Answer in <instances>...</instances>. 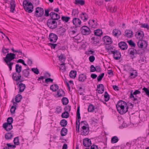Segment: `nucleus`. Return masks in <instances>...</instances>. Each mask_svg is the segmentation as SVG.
<instances>
[{"instance_id": "obj_1", "label": "nucleus", "mask_w": 149, "mask_h": 149, "mask_svg": "<svg viewBox=\"0 0 149 149\" xmlns=\"http://www.w3.org/2000/svg\"><path fill=\"white\" fill-rule=\"evenodd\" d=\"M127 105L126 102L122 100H120L116 104V107L119 113L123 114L126 113L128 111V107H127L125 109V106Z\"/></svg>"}, {"instance_id": "obj_2", "label": "nucleus", "mask_w": 149, "mask_h": 149, "mask_svg": "<svg viewBox=\"0 0 149 149\" xmlns=\"http://www.w3.org/2000/svg\"><path fill=\"white\" fill-rule=\"evenodd\" d=\"M16 55L15 54L12 53L8 54L6 57L4 58V60L6 62V64L8 66L10 71L12 69V66L14 64V63L11 62V61L15 59V58Z\"/></svg>"}, {"instance_id": "obj_3", "label": "nucleus", "mask_w": 149, "mask_h": 149, "mask_svg": "<svg viewBox=\"0 0 149 149\" xmlns=\"http://www.w3.org/2000/svg\"><path fill=\"white\" fill-rule=\"evenodd\" d=\"M22 69V67L21 65H19L18 64H17L15 65V70L16 72H17L18 74L17 75L16 73L15 72L13 73L12 75V78L13 80L15 81H17L20 79V78H21L22 76L20 74V73L21 72Z\"/></svg>"}, {"instance_id": "obj_4", "label": "nucleus", "mask_w": 149, "mask_h": 149, "mask_svg": "<svg viewBox=\"0 0 149 149\" xmlns=\"http://www.w3.org/2000/svg\"><path fill=\"white\" fill-rule=\"evenodd\" d=\"M47 25L51 29H54L57 27V22L55 20L52 19H49L47 21Z\"/></svg>"}, {"instance_id": "obj_5", "label": "nucleus", "mask_w": 149, "mask_h": 149, "mask_svg": "<svg viewBox=\"0 0 149 149\" xmlns=\"http://www.w3.org/2000/svg\"><path fill=\"white\" fill-rule=\"evenodd\" d=\"M44 14L43 9L40 7L36 8L34 15L37 17H40L42 16Z\"/></svg>"}, {"instance_id": "obj_6", "label": "nucleus", "mask_w": 149, "mask_h": 149, "mask_svg": "<svg viewBox=\"0 0 149 149\" xmlns=\"http://www.w3.org/2000/svg\"><path fill=\"white\" fill-rule=\"evenodd\" d=\"M81 33L84 35H88L91 32L89 28L86 26H83L81 28Z\"/></svg>"}, {"instance_id": "obj_7", "label": "nucleus", "mask_w": 149, "mask_h": 149, "mask_svg": "<svg viewBox=\"0 0 149 149\" xmlns=\"http://www.w3.org/2000/svg\"><path fill=\"white\" fill-rule=\"evenodd\" d=\"M128 52L130 55V57L132 59L136 57L137 54V51L134 48L129 49Z\"/></svg>"}, {"instance_id": "obj_8", "label": "nucleus", "mask_w": 149, "mask_h": 149, "mask_svg": "<svg viewBox=\"0 0 149 149\" xmlns=\"http://www.w3.org/2000/svg\"><path fill=\"white\" fill-rule=\"evenodd\" d=\"M138 46L141 48H145L147 46V43L146 41L142 40H139L138 42Z\"/></svg>"}, {"instance_id": "obj_9", "label": "nucleus", "mask_w": 149, "mask_h": 149, "mask_svg": "<svg viewBox=\"0 0 149 149\" xmlns=\"http://www.w3.org/2000/svg\"><path fill=\"white\" fill-rule=\"evenodd\" d=\"M133 91H131V93L130 94V97L131 98H133L132 100L134 102H138V100L136 97H135L134 95H136L137 94H139L141 93L140 91L138 90H136L132 94V93Z\"/></svg>"}, {"instance_id": "obj_10", "label": "nucleus", "mask_w": 149, "mask_h": 149, "mask_svg": "<svg viewBox=\"0 0 149 149\" xmlns=\"http://www.w3.org/2000/svg\"><path fill=\"white\" fill-rule=\"evenodd\" d=\"M81 134L84 135H88L89 132V127L85 125H82L81 129Z\"/></svg>"}, {"instance_id": "obj_11", "label": "nucleus", "mask_w": 149, "mask_h": 149, "mask_svg": "<svg viewBox=\"0 0 149 149\" xmlns=\"http://www.w3.org/2000/svg\"><path fill=\"white\" fill-rule=\"evenodd\" d=\"M72 22L75 27H80L81 26V22L80 19L77 18H73Z\"/></svg>"}, {"instance_id": "obj_12", "label": "nucleus", "mask_w": 149, "mask_h": 149, "mask_svg": "<svg viewBox=\"0 0 149 149\" xmlns=\"http://www.w3.org/2000/svg\"><path fill=\"white\" fill-rule=\"evenodd\" d=\"M112 54H113L114 58L116 60L119 59L121 57V55L120 53L117 50H115L113 51H111Z\"/></svg>"}, {"instance_id": "obj_13", "label": "nucleus", "mask_w": 149, "mask_h": 149, "mask_svg": "<svg viewBox=\"0 0 149 149\" xmlns=\"http://www.w3.org/2000/svg\"><path fill=\"white\" fill-rule=\"evenodd\" d=\"M102 40L106 45H110L113 42L111 38L108 36H104L102 38Z\"/></svg>"}, {"instance_id": "obj_14", "label": "nucleus", "mask_w": 149, "mask_h": 149, "mask_svg": "<svg viewBox=\"0 0 149 149\" xmlns=\"http://www.w3.org/2000/svg\"><path fill=\"white\" fill-rule=\"evenodd\" d=\"M58 37L55 34L52 33L49 34V39L51 42L55 43Z\"/></svg>"}, {"instance_id": "obj_15", "label": "nucleus", "mask_w": 149, "mask_h": 149, "mask_svg": "<svg viewBox=\"0 0 149 149\" xmlns=\"http://www.w3.org/2000/svg\"><path fill=\"white\" fill-rule=\"evenodd\" d=\"M33 6L31 2H30L29 5L24 8L25 11L29 13H31L33 11Z\"/></svg>"}, {"instance_id": "obj_16", "label": "nucleus", "mask_w": 149, "mask_h": 149, "mask_svg": "<svg viewBox=\"0 0 149 149\" xmlns=\"http://www.w3.org/2000/svg\"><path fill=\"white\" fill-rule=\"evenodd\" d=\"M49 15L51 17L50 19H52L54 20H58L60 18L59 15L54 12H51L49 14Z\"/></svg>"}, {"instance_id": "obj_17", "label": "nucleus", "mask_w": 149, "mask_h": 149, "mask_svg": "<svg viewBox=\"0 0 149 149\" xmlns=\"http://www.w3.org/2000/svg\"><path fill=\"white\" fill-rule=\"evenodd\" d=\"M83 144L84 146L87 147L90 146L91 145L90 139L88 138L84 139L83 141Z\"/></svg>"}, {"instance_id": "obj_18", "label": "nucleus", "mask_w": 149, "mask_h": 149, "mask_svg": "<svg viewBox=\"0 0 149 149\" xmlns=\"http://www.w3.org/2000/svg\"><path fill=\"white\" fill-rule=\"evenodd\" d=\"M3 127L7 131H10L13 128L12 125L10 123H6L3 124Z\"/></svg>"}, {"instance_id": "obj_19", "label": "nucleus", "mask_w": 149, "mask_h": 149, "mask_svg": "<svg viewBox=\"0 0 149 149\" xmlns=\"http://www.w3.org/2000/svg\"><path fill=\"white\" fill-rule=\"evenodd\" d=\"M119 47L122 50H125L127 48V44L124 42H121L118 43Z\"/></svg>"}, {"instance_id": "obj_20", "label": "nucleus", "mask_w": 149, "mask_h": 149, "mask_svg": "<svg viewBox=\"0 0 149 149\" xmlns=\"http://www.w3.org/2000/svg\"><path fill=\"white\" fill-rule=\"evenodd\" d=\"M88 24L92 28H96L97 26V24L94 20H90L88 22Z\"/></svg>"}, {"instance_id": "obj_21", "label": "nucleus", "mask_w": 149, "mask_h": 149, "mask_svg": "<svg viewBox=\"0 0 149 149\" xmlns=\"http://www.w3.org/2000/svg\"><path fill=\"white\" fill-rule=\"evenodd\" d=\"M133 33L131 30H127L125 31V36L128 38H131L133 36Z\"/></svg>"}, {"instance_id": "obj_22", "label": "nucleus", "mask_w": 149, "mask_h": 149, "mask_svg": "<svg viewBox=\"0 0 149 149\" xmlns=\"http://www.w3.org/2000/svg\"><path fill=\"white\" fill-rule=\"evenodd\" d=\"M97 90L99 93H102L104 91V87L103 84H100L97 86Z\"/></svg>"}, {"instance_id": "obj_23", "label": "nucleus", "mask_w": 149, "mask_h": 149, "mask_svg": "<svg viewBox=\"0 0 149 149\" xmlns=\"http://www.w3.org/2000/svg\"><path fill=\"white\" fill-rule=\"evenodd\" d=\"M87 78L86 75L84 74H80L78 80L79 81L81 82H84Z\"/></svg>"}, {"instance_id": "obj_24", "label": "nucleus", "mask_w": 149, "mask_h": 149, "mask_svg": "<svg viewBox=\"0 0 149 149\" xmlns=\"http://www.w3.org/2000/svg\"><path fill=\"white\" fill-rule=\"evenodd\" d=\"M112 33L114 36L117 37H118L121 34L120 31L118 29L113 30Z\"/></svg>"}, {"instance_id": "obj_25", "label": "nucleus", "mask_w": 149, "mask_h": 149, "mask_svg": "<svg viewBox=\"0 0 149 149\" xmlns=\"http://www.w3.org/2000/svg\"><path fill=\"white\" fill-rule=\"evenodd\" d=\"M22 76L24 77L27 78H29L30 72L29 71H27L26 70H23L22 72Z\"/></svg>"}, {"instance_id": "obj_26", "label": "nucleus", "mask_w": 149, "mask_h": 149, "mask_svg": "<svg viewBox=\"0 0 149 149\" xmlns=\"http://www.w3.org/2000/svg\"><path fill=\"white\" fill-rule=\"evenodd\" d=\"M102 33V30L100 29H98L94 31V35L97 36H101Z\"/></svg>"}, {"instance_id": "obj_27", "label": "nucleus", "mask_w": 149, "mask_h": 149, "mask_svg": "<svg viewBox=\"0 0 149 149\" xmlns=\"http://www.w3.org/2000/svg\"><path fill=\"white\" fill-rule=\"evenodd\" d=\"M5 138L7 140L11 139L13 137V135L11 132H8L5 134Z\"/></svg>"}, {"instance_id": "obj_28", "label": "nucleus", "mask_w": 149, "mask_h": 149, "mask_svg": "<svg viewBox=\"0 0 149 149\" xmlns=\"http://www.w3.org/2000/svg\"><path fill=\"white\" fill-rule=\"evenodd\" d=\"M58 89V86L56 84L52 85L51 86L50 89L53 92L56 91Z\"/></svg>"}, {"instance_id": "obj_29", "label": "nucleus", "mask_w": 149, "mask_h": 149, "mask_svg": "<svg viewBox=\"0 0 149 149\" xmlns=\"http://www.w3.org/2000/svg\"><path fill=\"white\" fill-rule=\"evenodd\" d=\"M67 132L68 130L66 128L63 127L61 131V134L62 136H64L67 134Z\"/></svg>"}, {"instance_id": "obj_30", "label": "nucleus", "mask_w": 149, "mask_h": 149, "mask_svg": "<svg viewBox=\"0 0 149 149\" xmlns=\"http://www.w3.org/2000/svg\"><path fill=\"white\" fill-rule=\"evenodd\" d=\"M19 91L22 92L24 91L26 88V86L25 84L21 83L19 85Z\"/></svg>"}, {"instance_id": "obj_31", "label": "nucleus", "mask_w": 149, "mask_h": 149, "mask_svg": "<svg viewBox=\"0 0 149 149\" xmlns=\"http://www.w3.org/2000/svg\"><path fill=\"white\" fill-rule=\"evenodd\" d=\"M77 72L76 71L72 70L70 73L69 76L71 78L74 79L76 77Z\"/></svg>"}, {"instance_id": "obj_32", "label": "nucleus", "mask_w": 149, "mask_h": 149, "mask_svg": "<svg viewBox=\"0 0 149 149\" xmlns=\"http://www.w3.org/2000/svg\"><path fill=\"white\" fill-rule=\"evenodd\" d=\"M68 124L67 121L65 119H63L61 120L60 122V125L62 127H65Z\"/></svg>"}, {"instance_id": "obj_33", "label": "nucleus", "mask_w": 149, "mask_h": 149, "mask_svg": "<svg viewBox=\"0 0 149 149\" xmlns=\"http://www.w3.org/2000/svg\"><path fill=\"white\" fill-rule=\"evenodd\" d=\"M75 3L77 5L83 6L85 4V1L83 0H75Z\"/></svg>"}, {"instance_id": "obj_34", "label": "nucleus", "mask_w": 149, "mask_h": 149, "mask_svg": "<svg viewBox=\"0 0 149 149\" xmlns=\"http://www.w3.org/2000/svg\"><path fill=\"white\" fill-rule=\"evenodd\" d=\"M57 95L59 97L64 96L65 95L64 91L62 89H59L58 91Z\"/></svg>"}, {"instance_id": "obj_35", "label": "nucleus", "mask_w": 149, "mask_h": 149, "mask_svg": "<svg viewBox=\"0 0 149 149\" xmlns=\"http://www.w3.org/2000/svg\"><path fill=\"white\" fill-rule=\"evenodd\" d=\"M59 60L61 61L62 63H64L66 59V58L64 55L61 54L58 57Z\"/></svg>"}, {"instance_id": "obj_36", "label": "nucleus", "mask_w": 149, "mask_h": 149, "mask_svg": "<svg viewBox=\"0 0 149 149\" xmlns=\"http://www.w3.org/2000/svg\"><path fill=\"white\" fill-rule=\"evenodd\" d=\"M91 39L93 41V43L94 44H96L100 42V39L99 38L93 37L91 38Z\"/></svg>"}, {"instance_id": "obj_37", "label": "nucleus", "mask_w": 149, "mask_h": 149, "mask_svg": "<svg viewBox=\"0 0 149 149\" xmlns=\"http://www.w3.org/2000/svg\"><path fill=\"white\" fill-rule=\"evenodd\" d=\"M22 98V97L21 95L18 94L16 96L15 101L16 102H20L21 99Z\"/></svg>"}, {"instance_id": "obj_38", "label": "nucleus", "mask_w": 149, "mask_h": 149, "mask_svg": "<svg viewBox=\"0 0 149 149\" xmlns=\"http://www.w3.org/2000/svg\"><path fill=\"white\" fill-rule=\"evenodd\" d=\"M143 36V33L142 31L139 32L137 35V38L139 40H142Z\"/></svg>"}, {"instance_id": "obj_39", "label": "nucleus", "mask_w": 149, "mask_h": 149, "mask_svg": "<svg viewBox=\"0 0 149 149\" xmlns=\"http://www.w3.org/2000/svg\"><path fill=\"white\" fill-rule=\"evenodd\" d=\"M69 113L68 111H65L61 115V117L63 118H67L69 117Z\"/></svg>"}, {"instance_id": "obj_40", "label": "nucleus", "mask_w": 149, "mask_h": 149, "mask_svg": "<svg viewBox=\"0 0 149 149\" xmlns=\"http://www.w3.org/2000/svg\"><path fill=\"white\" fill-rule=\"evenodd\" d=\"M62 102L64 105H66L68 103L69 100L68 99L65 97H63L62 99Z\"/></svg>"}, {"instance_id": "obj_41", "label": "nucleus", "mask_w": 149, "mask_h": 149, "mask_svg": "<svg viewBox=\"0 0 149 149\" xmlns=\"http://www.w3.org/2000/svg\"><path fill=\"white\" fill-rule=\"evenodd\" d=\"M95 109L94 106L92 104H91L89 105L88 108V111L89 112H93Z\"/></svg>"}, {"instance_id": "obj_42", "label": "nucleus", "mask_w": 149, "mask_h": 149, "mask_svg": "<svg viewBox=\"0 0 149 149\" xmlns=\"http://www.w3.org/2000/svg\"><path fill=\"white\" fill-rule=\"evenodd\" d=\"M104 100L106 102L108 101L110 99V96L107 92H105L104 95Z\"/></svg>"}, {"instance_id": "obj_43", "label": "nucleus", "mask_w": 149, "mask_h": 149, "mask_svg": "<svg viewBox=\"0 0 149 149\" xmlns=\"http://www.w3.org/2000/svg\"><path fill=\"white\" fill-rule=\"evenodd\" d=\"M61 19L63 21L67 22L70 19V17H69L62 16Z\"/></svg>"}, {"instance_id": "obj_44", "label": "nucleus", "mask_w": 149, "mask_h": 149, "mask_svg": "<svg viewBox=\"0 0 149 149\" xmlns=\"http://www.w3.org/2000/svg\"><path fill=\"white\" fill-rule=\"evenodd\" d=\"M118 137L116 136H115L111 138V141L112 143H117L118 141Z\"/></svg>"}, {"instance_id": "obj_45", "label": "nucleus", "mask_w": 149, "mask_h": 149, "mask_svg": "<svg viewBox=\"0 0 149 149\" xmlns=\"http://www.w3.org/2000/svg\"><path fill=\"white\" fill-rule=\"evenodd\" d=\"M82 15H83L84 16V22L86 21L88 18V15L86 13H82Z\"/></svg>"}, {"instance_id": "obj_46", "label": "nucleus", "mask_w": 149, "mask_h": 149, "mask_svg": "<svg viewBox=\"0 0 149 149\" xmlns=\"http://www.w3.org/2000/svg\"><path fill=\"white\" fill-rule=\"evenodd\" d=\"M13 142L15 145H19V141L18 137H15L14 139Z\"/></svg>"}, {"instance_id": "obj_47", "label": "nucleus", "mask_w": 149, "mask_h": 149, "mask_svg": "<svg viewBox=\"0 0 149 149\" xmlns=\"http://www.w3.org/2000/svg\"><path fill=\"white\" fill-rule=\"evenodd\" d=\"M79 12L78 9H73L72 11V15L74 16L78 15L79 14Z\"/></svg>"}, {"instance_id": "obj_48", "label": "nucleus", "mask_w": 149, "mask_h": 149, "mask_svg": "<svg viewBox=\"0 0 149 149\" xmlns=\"http://www.w3.org/2000/svg\"><path fill=\"white\" fill-rule=\"evenodd\" d=\"M142 90L146 93V95L149 97V90L145 87H144Z\"/></svg>"}, {"instance_id": "obj_49", "label": "nucleus", "mask_w": 149, "mask_h": 149, "mask_svg": "<svg viewBox=\"0 0 149 149\" xmlns=\"http://www.w3.org/2000/svg\"><path fill=\"white\" fill-rule=\"evenodd\" d=\"M104 73H102L99 75L97 78V80L98 81H100L102 79L104 75Z\"/></svg>"}, {"instance_id": "obj_50", "label": "nucleus", "mask_w": 149, "mask_h": 149, "mask_svg": "<svg viewBox=\"0 0 149 149\" xmlns=\"http://www.w3.org/2000/svg\"><path fill=\"white\" fill-rule=\"evenodd\" d=\"M65 64V63H62L60 65L61 66L60 67V68L61 70H63V71H65L66 69Z\"/></svg>"}, {"instance_id": "obj_51", "label": "nucleus", "mask_w": 149, "mask_h": 149, "mask_svg": "<svg viewBox=\"0 0 149 149\" xmlns=\"http://www.w3.org/2000/svg\"><path fill=\"white\" fill-rule=\"evenodd\" d=\"M129 45H130L132 47H135V44L134 42L132 40H130L128 41Z\"/></svg>"}, {"instance_id": "obj_52", "label": "nucleus", "mask_w": 149, "mask_h": 149, "mask_svg": "<svg viewBox=\"0 0 149 149\" xmlns=\"http://www.w3.org/2000/svg\"><path fill=\"white\" fill-rule=\"evenodd\" d=\"M32 71L36 74L39 73V71L37 68H33L31 69Z\"/></svg>"}, {"instance_id": "obj_53", "label": "nucleus", "mask_w": 149, "mask_h": 149, "mask_svg": "<svg viewBox=\"0 0 149 149\" xmlns=\"http://www.w3.org/2000/svg\"><path fill=\"white\" fill-rule=\"evenodd\" d=\"M65 111L70 112L71 110V106L69 105L66 106L64 108Z\"/></svg>"}, {"instance_id": "obj_54", "label": "nucleus", "mask_w": 149, "mask_h": 149, "mask_svg": "<svg viewBox=\"0 0 149 149\" xmlns=\"http://www.w3.org/2000/svg\"><path fill=\"white\" fill-rule=\"evenodd\" d=\"M77 117L78 119L81 118L80 113V109L79 107H78L77 112Z\"/></svg>"}, {"instance_id": "obj_55", "label": "nucleus", "mask_w": 149, "mask_h": 149, "mask_svg": "<svg viewBox=\"0 0 149 149\" xmlns=\"http://www.w3.org/2000/svg\"><path fill=\"white\" fill-rule=\"evenodd\" d=\"M53 79L50 78H48L45 79V82L48 84L49 82L53 83Z\"/></svg>"}, {"instance_id": "obj_56", "label": "nucleus", "mask_w": 149, "mask_h": 149, "mask_svg": "<svg viewBox=\"0 0 149 149\" xmlns=\"http://www.w3.org/2000/svg\"><path fill=\"white\" fill-rule=\"evenodd\" d=\"M7 123H10V124H12L13 121V118L11 117L8 118L7 120Z\"/></svg>"}, {"instance_id": "obj_57", "label": "nucleus", "mask_w": 149, "mask_h": 149, "mask_svg": "<svg viewBox=\"0 0 149 149\" xmlns=\"http://www.w3.org/2000/svg\"><path fill=\"white\" fill-rule=\"evenodd\" d=\"M50 11V10L49 9H47L45 10V13L44 15L46 17H48L49 16V12Z\"/></svg>"}, {"instance_id": "obj_58", "label": "nucleus", "mask_w": 149, "mask_h": 149, "mask_svg": "<svg viewBox=\"0 0 149 149\" xmlns=\"http://www.w3.org/2000/svg\"><path fill=\"white\" fill-rule=\"evenodd\" d=\"M16 109V108L14 106L12 107L10 110V112L12 114H14L15 113Z\"/></svg>"}, {"instance_id": "obj_59", "label": "nucleus", "mask_w": 149, "mask_h": 149, "mask_svg": "<svg viewBox=\"0 0 149 149\" xmlns=\"http://www.w3.org/2000/svg\"><path fill=\"white\" fill-rule=\"evenodd\" d=\"M59 44H53L51 43H49V45L52 48H53L54 49H55L56 47V46L58 45H59Z\"/></svg>"}, {"instance_id": "obj_60", "label": "nucleus", "mask_w": 149, "mask_h": 149, "mask_svg": "<svg viewBox=\"0 0 149 149\" xmlns=\"http://www.w3.org/2000/svg\"><path fill=\"white\" fill-rule=\"evenodd\" d=\"M90 72H93L95 71L96 69L95 67L93 65H91L90 67Z\"/></svg>"}, {"instance_id": "obj_61", "label": "nucleus", "mask_w": 149, "mask_h": 149, "mask_svg": "<svg viewBox=\"0 0 149 149\" xmlns=\"http://www.w3.org/2000/svg\"><path fill=\"white\" fill-rule=\"evenodd\" d=\"M95 67V71L97 72H100L102 70L101 68L99 65L96 66Z\"/></svg>"}, {"instance_id": "obj_62", "label": "nucleus", "mask_w": 149, "mask_h": 149, "mask_svg": "<svg viewBox=\"0 0 149 149\" xmlns=\"http://www.w3.org/2000/svg\"><path fill=\"white\" fill-rule=\"evenodd\" d=\"M84 125L85 126H88V125L87 123V122L86 121H83L81 122L80 123V125L81 126H82V125Z\"/></svg>"}, {"instance_id": "obj_63", "label": "nucleus", "mask_w": 149, "mask_h": 149, "mask_svg": "<svg viewBox=\"0 0 149 149\" xmlns=\"http://www.w3.org/2000/svg\"><path fill=\"white\" fill-rule=\"evenodd\" d=\"M89 59L91 62H93L95 60V57L93 56H91L89 57Z\"/></svg>"}, {"instance_id": "obj_64", "label": "nucleus", "mask_w": 149, "mask_h": 149, "mask_svg": "<svg viewBox=\"0 0 149 149\" xmlns=\"http://www.w3.org/2000/svg\"><path fill=\"white\" fill-rule=\"evenodd\" d=\"M29 2L27 1H24L23 4L24 8H25L26 6H27V5H29Z\"/></svg>"}]
</instances>
